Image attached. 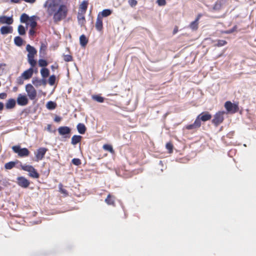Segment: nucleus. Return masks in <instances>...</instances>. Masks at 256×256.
Segmentation results:
<instances>
[{"label": "nucleus", "instance_id": "nucleus-1", "mask_svg": "<svg viewBox=\"0 0 256 256\" xmlns=\"http://www.w3.org/2000/svg\"><path fill=\"white\" fill-rule=\"evenodd\" d=\"M44 6L47 8L48 16H53L55 23L64 19L67 16V6L62 4V0H47Z\"/></svg>", "mask_w": 256, "mask_h": 256}, {"label": "nucleus", "instance_id": "nucleus-2", "mask_svg": "<svg viewBox=\"0 0 256 256\" xmlns=\"http://www.w3.org/2000/svg\"><path fill=\"white\" fill-rule=\"evenodd\" d=\"M26 50L28 52V61L32 67H34L36 64V61L34 60L36 54L37 50L34 47L28 44L26 46Z\"/></svg>", "mask_w": 256, "mask_h": 256}, {"label": "nucleus", "instance_id": "nucleus-3", "mask_svg": "<svg viewBox=\"0 0 256 256\" xmlns=\"http://www.w3.org/2000/svg\"><path fill=\"white\" fill-rule=\"evenodd\" d=\"M12 148L14 152L20 158L27 157L30 154V152L27 148H22L20 145L14 146Z\"/></svg>", "mask_w": 256, "mask_h": 256}, {"label": "nucleus", "instance_id": "nucleus-4", "mask_svg": "<svg viewBox=\"0 0 256 256\" xmlns=\"http://www.w3.org/2000/svg\"><path fill=\"white\" fill-rule=\"evenodd\" d=\"M21 168L26 172H28V176L34 178H38L40 174L34 166L28 164H21Z\"/></svg>", "mask_w": 256, "mask_h": 256}, {"label": "nucleus", "instance_id": "nucleus-5", "mask_svg": "<svg viewBox=\"0 0 256 256\" xmlns=\"http://www.w3.org/2000/svg\"><path fill=\"white\" fill-rule=\"evenodd\" d=\"M224 108L228 112L232 114L236 113L239 110L238 102L232 103L230 101H227L224 104Z\"/></svg>", "mask_w": 256, "mask_h": 256}, {"label": "nucleus", "instance_id": "nucleus-6", "mask_svg": "<svg viewBox=\"0 0 256 256\" xmlns=\"http://www.w3.org/2000/svg\"><path fill=\"white\" fill-rule=\"evenodd\" d=\"M224 111H219L216 113L212 120V123L216 126L222 124L224 120Z\"/></svg>", "mask_w": 256, "mask_h": 256}, {"label": "nucleus", "instance_id": "nucleus-7", "mask_svg": "<svg viewBox=\"0 0 256 256\" xmlns=\"http://www.w3.org/2000/svg\"><path fill=\"white\" fill-rule=\"evenodd\" d=\"M48 150V149L46 148H38L35 152L36 161L38 162L42 160Z\"/></svg>", "mask_w": 256, "mask_h": 256}, {"label": "nucleus", "instance_id": "nucleus-8", "mask_svg": "<svg viewBox=\"0 0 256 256\" xmlns=\"http://www.w3.org/2000/svg\"><path fill=\"white\" fill-rule=\"evenodd\" d=\"M17 184H18L24 188H27L30 182L24 176H19L17 178Z\"/></svg>", "mask_w": 256, "mask_h": 256}, {"label": "nucleus", "instance_id": "nucleus-9", "mask_svg": "<svg viewBox=\"0 0 256 256\" xmlns=\"http://www.w3.org/2000/svg\"><path fill=\"white\" fill-rule=\"evenodd\" d=\"M212 118V115L208 112H203L200 114L196 118L198 119L200 122L203 121L206 122L210 120Z\"/></svg>", "mask_w": 256, "mask_h": 256}, {"label": "nucleus", "instance_id": "nucleus-10", "mask_svg": "<svg viewBox=\"0 0 256 256\" xmlns=\"http://www.w3.org/2000/svg\"><path fill=\"white\" fill-rule=\"evenodd\" d=\"M201 126V122L198 119H196L194 122L192 124H188L186 126V128L188 130H196Z\"/></svg>", "mask_w": 256, "mask_h": 256}, {"label": "nucleus", "instance_id": "nucleus-11", "mask_svg": "<svg viewBox=\"0 0 256 256\" xmlns=\"http://www.w3.org/2000/svg\"><path fill=\"white\" fill-rule=\"evenodd\" d=\"M34 67L30 68L29 69L25 70L22 74V77L25 80H28L30 78L34 72Z\"/></svg>", "mask_w": 256, "mask_h": 256}, {"label": "nucleus", "instance_id": "nucleus-12", "mask_svg": "<svg viewBox=\"0 0 256 256\" xmlns=\"http://www.w3.org/2000/svg\"><path fill=\"white\" fill-rule=\"evenodd\" d=\"M115 197L109 194L105 199V202L108 205L115 206Z\"/></svg>", "mask_w": 256, "mask_h": 256}, {"label": "nucleus", "instance_id": "nucleus-13", "mask_svg": "<svg viewBox=\"0 0 256 256\" xmlns=\"http://www.w3.org/2000/svg\"><path fill=\"white\" fill-rule=\"evenodd\" d=\"M13 22L12 17H8L6 16H0V23L6 24H11Z\"/></svg>", "mask_w": 256, "mask_h": 256}, {"label": "nucleus", "instance_id": "nucleus-14", "mask_svg": "<svg viewBox=\"0 0 256 256\" xmlns=\"http://www.w3.org/2000/svg\"><path fill=\"white\" fill-rule=\"evenodd\" d=\"M58 132L60 135L69 134L70 132V128L68 126H60L58 128Z\"/></svg>", "mask_w": 256, "mask_h": 256}, {"label": "nucleus", "instance_id": "nucleus-15", "mask_svg": "<svg viewBox=\"0 0 256 256\" xmlns=\"http://www.w3.org/2000/svg\"><path fill=\"white\" fill-rule=\"evenodd\" d=\"M0 31L2 34L12 33V28L10 26H3L0 28Z\"/></svg>", "mask_w": 256, "mask_h": 256}, {"label": "nucleus", "instance_id": "nucleus-16", "mask_svg": "<svg viewBox=\"0 0 256 256\" xmlns=\"http://www.w3.org/2000/svg\"><path fill=\"white\" fill-rule=\"evenodd\" d=\"M16 104V100L13 98H10L6 104V108L8 110L14 108L15 107Z\"/></svg>", "mask_w": 256, "mask_h": 256}, {"label": "nucleus", "instance_id": "nucleus-17", "mask_svg": "<svg viewBox=\"0 0 256 256\" xmlns=\"http://www.w3.org/2000/svg\"><path fill=\"white\" fill-rule=\"evenodd\" d=\"M26 90L28 93V96H36V91L32 85L28 84L26 86Z\"/></svg>", "mask_w": 256, "mask_h": 256}, {"label": "nucleus", "instance_id": "nucleus-18", "mask_svg": "<svg viewBox=\"0 0 256 256\" xmlns=\"http://www.w3.org/2000/svg\"><path fill=\"white\" fill-rule=\"evenodd\" d=\"M37 18H38L35 16H32L30 17V18L28 20L29 22L28 24L30 26L31 28H34L36 27L37 25L36 20Z\"/></svg>", "mask_w": 256, "mask_h": 256}, {"label": "nucleus", "instance_id": "nucleus-19", "mask_svg": "<svg viewBox=\"0 0 256 256\" xmlns=\"http://www.w3.org/2000/svg\"><path fill=\"white\" fill-rule=\"evenodd\" d=\"M84 14V12H78V24L80 25L81 26H84L86 22Z\"/></svg>", "mask_w": 256, "mask_h": 256}, {"label": "nucleus", "instance_id": "nucleus-20", "mask_svg": "<svg viewBox=\"0 0 256 256\" xmlns=\"http://www.w3.org/2000/svg\"><path fill=\"white\" fill-rule=\"evenodd\" d=\"M28 102L27 97H18L17 102L18 105L26 106L28 104Z\"/></svg>", "mask_w": 256, "mask_h": 256}, {"label": "nucleus", "instance_id": "nucleus-21", "mask_svg": "<svg viewBox=\"0 0 256 256\" xmlns=\"http://www.w3.org/2000/svg\"><path fill=\"white\" fill-rule=\"evenodd\" d=\"M96 30L98 31H100L102 28V18H100V14L98 15L96 22Z\"/></svg>", "mask_w": 256, "mask_h": 256}, {"label": "nucleus", "instance_id": "nucleus-22", "mask_svg": "<svg viewBox=\"0 0 256 256\" xmlns=\"http://www.w3.org/2000/svg\"><path fill=\"white\" fill-rule=\"evenodd\" d=\"M200 17V15L199 14L196 20L192 22H191V24L190 25V28H192L193 30H196L198 28V21Z\"/></svg>", "mask_w": 256, "mask_h": 256}, {"label": "nucleus", "instance_id": "nucleus-23", "mask_svg": "<svg viewBox=\"0 0 256 256\" xmlns=\"http://www.w3.org/2000/svg\"><path fill=\"white\" fill-rule=\"evenodd\" d=\"M77 130L78 132L80 134H84L86 131V127L84 124L79 123L77 125Z\"/></svg>", "mask_w": 256, "mask_h": 256}, {"label": "nucleus", "instance_id": "nucleus-24", "mask_svg": "<svg viewBox=\"0 0 256 256\" xmlns=\"http://www.w3.org/2000/svg\"><path fill=\"white\" fill-rule=\"evenodd\" d=\"M82 137L80 136L74 135L72 138V144L74 145L77 144L80 142Z\"/></svg>", "mask_w": 256, "mask_h": 256}, {"label": "nucleus", "instance_id": "nucleus-25", "mask_svg": "<svg viewBox=\"0 0 256 256\" xmlns=\"http://www.w3.org/2000/svg\"><path fill=\"white\" fill-rule=\"evenodd\" d=\"M32 84L36 86H39L40 85H44L46 84V80H39L37 78L32 80Z\"/></svg>", "mask_w": 256, "mask_h": 256}, {"label": "nucleus", "instance_id": "nucleus-26", "mask_svg": "<svg viewBox=\"0 0 256 256\" xmlns=\"http://www.w3.org/2000/svg\"><path fill=\"white\" fill-rule=\"evenodd\" d=\"M57 104L56 102L52 101H49L46 104V107L48 109L52 110L56 108Z\"/></svg>", "mask_w": 256, "mask_h": 256}, {"label": "nucleus", "instance_id": "nucleus-27", "mask_svg": "<svg viewBox=\"0 0 256 256\" xmlns=\"http://www.w3.org/2000/svg\"><path fill=\"white\" fill-rule=\"evenodd\" d=\"M80 44L82 46H85L87 44L88 40L84 34H82L80 37Z\"/></svg>", "mask_w": 256, "mask_h": 256}, {"label": "nucleus", "instance_id": "nucleus-28", "mask_svg": "<svg viewBox=\"0 0 256 256\" xmlns=\"http://www.w3.org/2000/svg\"><path fill=\"white\" fill-rule=\"evenodd\" d=\"M30 18V17L27 14L24 13L21 15L20 20L21 22L26 23L28 21Z\"/></svg>", "mask_w": 256, "mask_h": 256}, {"label": "nucleus", "instance_id": "nucleus-29", "mask_svg": "<svg viewBox=\"0 0 256 256\" xmlns=\"http://www.w3.org/2000/svg\"><path fill=\"white\" fill-rule=\"evenodd\" d=\"M22 42L23 40L20 36H16L14 39V42L17 46H21L22 44Z\"/></svg>", "mask_w": 256, "mask_h": 256}, {"label": "nucleus", "instance_id": "nucleus-30", "mask_svg": "<svg viewBox=\"0 0 256 256\" xmlns=\"http://www.w3.org/2000/svg\"><path fill=\"white\" fill-rule=\"evenodd\" d=\"M49 70L46 68H42L40 70L42 76L44 78H46L49 75Z\"/></svg>", "mask_w": 256, "mask_h": 256}, {"label": "nucleus", "instance_id": "nucleus-31", "mask_svg": "<svg viewBox=\"0 0 256 256\" xmlns=\"http://www.w3.org/2000/svg\"><path fill=\"white\" fill-rule=\"evenodd\" d=\"M16 165V162H8L4 164V168L6 170H11Z\"/></svg>", "mask_w": 256, "mask_h": 256}, {"label": "nucleus", "instance_id": "nucleus-32", "mask_svg": "<svg viewBox=\"0 0 256 256\" xmlns=\"http://www.w3.org/2000/svg\"><path fill=\"white\" fill-rule=\"evenodd\" d=\"M88 2L86 1H84L80 5V8L82 10V12L85 13L87 6H88Z\"/></svg>", "mask_w": 256, "mask_h": 256}, {"label": "nucleus", "instance_id": "nucleus-33", "mask_svg": "<svg viewBox=\"0 0 256 256\" xmlns=\"http://www.w3.org/2000/svg\"><path fill=\"white\" fill-rule=\"evenodd\" d=\"M103 148L107 151L110 152L111 153H114V150H113L112 146L110 144H106L103 146Z\"/></svg>", "mask_w": 256, "mask_h": 256}, {"label": "nucleus", "instance_id": "nucleus-34", "mask_svg": "<svg viewBox=\"0 0 256 256\" xmlns=\"http://www.w3.org/2000/svg\"><path fill=\"white\" fill-rule=\"evenodd\" d=\"M18 32L20 35H24L26 34V30L24 26L22 25H20L18 28Z\"/></svg>", "mask_w": 256, "mask_h": 256}, {"label": "nucleus", "instance_id": "nucleus-35", "mask_svg": "<svg viewBox=\"0 0 256 256\" xmlns=\"http://www.w3.org/2000/svg\"><path fill=\"white\" fill-rule=\"evenodd\" d=\"M166 148L168 150L169 153H172L173 151V144L171 142H167L166 146Z\"/></svg>", "mask_w": 256, "mask_h": 256}, {"label": "nucleus", "instance_id": "nucleus-36", "mask_svg": "<svg viewBox=\"0 0 256 256\" xmlns=\"http://www.w3.org/2000/svg\"><path fill=\"white\" fill-rule=\"evenodd\" d=\"M112 14V11L108 9H105L102 12V15L104 17H106L110 16Z\"/></svg>", "mask_w": 256, "mask_h": 256}, {"label": "nucleus", "instance_id": "nucleus-37", "mask_svg": "<svg viewBox=\"0 0 256 256\" xmlns=\"http://www.w3.org/2000/svg\"><path fill=\"white\" fill-rule=\"evenodd\" d=\"M38 65L41 67H44L48 66V62L43 59H40L38 60Z\"/></svg>", "mask_w": 256, "mask_h": 256}, {"label": "nucleus", "instance_id": "nucleus-38", "mask_svg": "<svg viewBox=\"0 0 256 256\" xmlns=\"http://www.w3.org/2000/svg\"><path fill=\"white\" fill-rule=\"evenodd\" d=\"M56 80V76L54 75H52L50 76L48 78V83L50 86H53Z\"/></svg>", "mask_w": 256, "mask_h": 256}, {"label": "nucleus", "instance_id": "nucleus-39", "mask_svg": "<svg viewBox=\"0 0 256 256\" xmlns=\"http://www.w3.org/2000/svg\"><path fill=\"white\" fill-rule=\"evenodd\" d=\"M72 162L74 164L77 166H80L82 164L80 160L77 158H73Z\"/></svg>", "mask_w": 256, "mask_h": 256}, {"label": "nucleus", "instance_id": "nucleus-40", "mask_svg": "<svg viewBox=\"0 0 256 256\" xmlns=\"http://www.w3.org/2000/svg\"><path fill=\"white\" fill-rule=\"evenodd\" d=\"M59 190L62 194L66 195H68V194L67 190L66 189L63 188L62 185V184H59Z\"/></svg>", "mask_w": 256, "mask_h": 256}, {"label": "nucleus", "instance_id": "nucleus-41", "mask_svg": "<svg viewBox=\"0 0 256 256\" xmlns=\"http://www.w3.org/2000/svg\"><path fill=\"white\" fill-rule=\"evenodd\" d=\"M221 8V4L219 2H217L213 7V9L216 10H218Z\"/></svg>", "mask_w": 256, "mask_h": 256}, {"label": "nucleus", "instance_id": "nucleus-42", "mask_svg": "<svg viewBox=\"0 0 256 256\" xmlns=\"http://www.w3.org/2000/svg\"><path fill=\"white\" fill-rule=\"evenodd\" d=\"M64 61L67 62H70L72 60V57L70 55H68V54L64 55Z\"/></svg>", "mask_w": 256, "mask_h": 256}, {"label": "nucleus", "instance_id": "nucleus-43", "mask_svg": "<svg viewBox=\"0 0 256 256\" xmlns=\"http://www.w3.org/2000/svg\"><path fill=\"white\" fill-rule=\"evenodd\" d=\"M128 3L130 6L134 7L137 4L138 2L136 0H128Z\"/></svg>", "mask_w": 256, "mask_h": 256}, {"label": "nucleus", "instance_id": "nucleus-44", "mask_svg": "<svg viewBox=\"0 0 256 256\" xmlns=\"http://www.w3.org/2000/svg\"><path fill=\"white\" fill-rule=\"evenodd\" d=\"M92 100L96 101L98 102H104L103 97H92Z\"/></svg>", "mask_w": 256, "mask_h": 256}, {"label": "nucleus", "instance_id": "nucleus-45", "mask_svg": "<svg viewBox=\"0 0 256 256\" xmlns=\"http://www.w3.org/2000/svg\"><path fill=\"white\" fill-rule=\"evenodd\" d=\"M226 42L224 40H218L216 45L218 46H222L225 45L226 44Z\"/></svg>", "mask_w": 256, "mask_h": 256}, {"label": "nucleus", "instance_id": "nucleus-46", "mask_svg": "<svg viewBox=\"0 0 256 256\" xmlns=\"http://www.w3.org/2000/svg\"><path fill=\"white\" fill-rule=\"evenodd\" d=\"M236 26H234L232 29H230L229 30L225 31L224 33L227 34L232 33L236 30Z\"/></svg>", "mask_w": 256, "mask_h": 256}, {"label": "nucleus", "instance_id": "nucleus-47", "mask_svg": "<svg viewBox=\"0 0 256 256\" xmlns=\"http://www.w3.org/2000/svg\"><path fill=\"white\" fill-rule=\"evenodd\" d=\"M157 2L160 6H164L166 4V2L165 0H157Z\"/></svg>", "mask_w": 256, "mask_h": 256}, {"label": "nucleus", "instance_id": "nucleus-48", "mask_svg": "<svg viewBox=\"0 0 256 256\" xmlns=\"http://www.w3.org/2000/svg\"><path fill=\"white\" fill-rule=\"evenodd\" d=\"M4 66V64H0V76H1L2 74Z\"/></svg>", "mask_w": 256, "mask_h": 256}, {"label": "nucleus", "instance_id": "nucleus-49", "mask_svg": "<svg viewBox=\"0 0 256 256\" xmlns=\"http://www.w3.org/2000/svg\"><path fill=\"white\" fill-rule=\"evenodd\" d=\"M61 120H62V118H60L59 116H56L54 119V122H60V121H61Z\"/></svg>", "mask_w": 256, "mask_h": 256}, {"label": "nucleus", "instance_id": "nucleus-50", "mask_svg": "<svg viewBox=\"0 0 256 256\" xmlns=\"http://www.w3.org/2000/svg\"><path fill=\"white\" fill-rule=\"evenodd\" d=\"M22 0L27 3H29L30 4H34L36 2V0Z\"/></svg>", "mask_w": 256, "mask_h": 256}, {"label": "nucleus", "instance_id": "nucleus-51", "mask_svg": "<svg viewBox=\"0 0 256 256\" xmlns=\"http://www.w3.org/2000/svg\"><path fill=\"white\" fill-rule=\"evenodd\" d=\"M234 132H230L227 134V137L228 138H232V136L234 134Z\"/></svg>", "mask_w": 256, "mask_h": 256}, {"label": "nucleus", "instance_id": "nucleus-52", "mask_svg": "<svg viewBox=\"0 0 256 256\" xmlns=\"http://www.w3.org/2000/svg\"><path fill=\"white\" fill-rule=\"evenodd\" d=\"M46 49V46L44 44H42L41 46H40V53L42 52V50H44Z\"/></svg>", "mask_w": 256, "mask_h": 256}, {"label": "nucleus", "instance_id": "nucleus-53", "mask_svg": "<svg viewBox=\"0 0 256 256\" xmlns=\"http://www.w3.org/2000/svg\"><path fill=\"white\" fill-rule=\"evenodd\" d=\"M35 32L34 30V28H31V29L29 31V34L30 36H32L34 34Z\"/></svg>", "mask_w": 256, "mask_h": 256}, {"label": "nucleus", "instance_id": "nucleus-54", "mask_svg": "<svg viewBox=\"0 0 256 256\" xmlns=\"http://www.w3.org/2000/svg\"><path fill=\"white\" fill-rule=\"evenodd\" d=\"M4 108V104L2 102H0V111H2L3 110Z\"/></svg>", "mask_w": 256, "mask_h": 256}, {"label": "nucleus", "instance_id": "nucleus-55", "mask_svg": "<svg viewBox=\"0 0 256 256\" xmlns=\"http://www.w3.org/2000/svg\"><path fill=\"white\" fill-rule=\"evenodd\" d=\"M50 128H51V125L50 124H48V128H47V129L48 131L50 132Z\"/></svg>", "mask_w": 256, "mask_h": 256}, {"label": "nucleus", "instance_id": "nucleus-56", "mask_svg": "<svg viewBox=\"0 0 256 256\" xmlns=\"http://www.w3.org/2000/svg\"><path fill=\"white\" fill-rule=\"evenodd\" d=\"M177 31H178V29H177V28H175L174 29V34H176V33L177 32Z\"/></svg>", "mask_w": 256, "mask_h": 256}, {"label": "nucleus", "instance_id": "nucleus-57", "mask_svg": "<svg viewBox=\"0 0 256 256\" xmlns=\"http://www.w3.org/2000/svg\"><path fill=\"white\" fill-rule=\"evenodd\" d=\"M0 96H6V94L4 93L0 94Z\"/></svg>", "mask_w": 256, "mask_h": 256}, {"label": "nucleus", "instance_id": "nucleus-58", "mask_svg": "<svg viewBox=\"0 0 256 256\" xmlns=\"http://www.w3.org/2000/svg\"><path fill=\"white\" fill-rule=\"evenodd\" d=\"M51 68H52V69H54V66H52Z\"/></svg>", "mask_w": 256, "mask_h": 256}, {"label": "nucleus", "instance_id": "nucleus-59", "mask_svg": "<svg viewBox=\"0 0 256 256\" xmlns=\"http://www.w3.org/2000/svg\"><path fill=\"white\" fill-rule=\"evenodd\" d=\"M32 100H34L35 97L31 96L30 97Z\"/></svg>", "mask_w": 256, "mask_h": 256}, {"label": "nucleus", "instance_id": "nucleus-60", "mask_svg": "<svg viewBox=\"0 0 256 256\" xmlns=\"http://www.w3.org/2000/svg\"><path fill=\"white\" fill-rule=\"evenodd\" d=\"M18 96H22L21 94H20L18 95Z\"/></svg>", "mask_w": 256, "mask_h": 256}, {"label": "nucleus", "instance_id": "nucleus-61", "mask_svg": "<svg viewBox=\"0 0 256 256\" xmlns=\"http://www.w3.org/2000/svg\"><path fill=\"white\" fill-rule=\"evenodd\" d=\"M93 96H99L98 95H94Z\"/></svg>", "mask_w": 256, "mask_h": 256}, {"label": "nucleus", "instance_id": "nucleus-62", "mask_svg": "<svg viewBox=\"0 0 256 256\" xmlns=\"http://www.w3.org/2000/svg\"><path fill=\"white\" fill-rule=\"evenodd\" d=\"M1 98H4V97H3V96H2V97H0Z\"/></svg>", "mask_w": 256, "mask_h": 256}]
</instances>
